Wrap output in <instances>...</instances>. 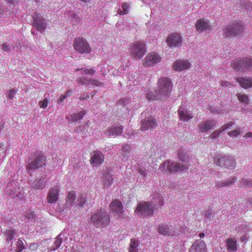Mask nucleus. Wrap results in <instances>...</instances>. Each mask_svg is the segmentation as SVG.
Wrapping results in <instances>:
<instances>
[{
    "label": "nucleus",
    "mask_w": 252,
    "mask_h": 252,
    "mask_svg": "<svg viewBox=\"0 0 252 252\" xmlns=\"http://www.w3.org/2000/svg\"><path fill=\"white\" fill-rule=\"evenodd\" d=\"M178 159L179 162L177 163H174L169 160L161 163L159 167V170L163 172L172 173L184 171L189 168V158L186 154L180 153L178 156Z\"/></svg>",
    "instance_id": "obj_1"
},
{
    "label": "nucleus",
    "mask_w": 252,
    "mask_h": 252,
    "mask_svg": "<svg viewBox=\"0 0 252 252\" xmlns=\"http://www.w3.org/2000/svg\"><path fill=\"white\" fill-rule=\"evenodd\" d=\"M128 50L131 59L140 60L146 53V45L143 40L136 41L130 45Z\"/></svg>",
    "instance_id": "obj_2"
},
{
    "label": "nucleus",
    "mask_w": 252,
    "mask_h": 252,
    "mask_svg": "<svg viewBox=\"0 0 252 252\" xmlns=\"http://www.w3.org/2000/svg\"><path fill=\"white\" fill-rule=\"evenodd\" d=\"M110 221L109 215L106 211L102 210L96 212L91 219V221L94 225L101 228L108 226Z\"/></svg>",
    "instance_id": "obj_3"
},
{
    "label": "nucleus",
    "mask_w": 252,
    "mask_h": 252,
    "mask_svg": "<svg viewBox=\"0 0 252 252\" xmlns=\"http://www.w3.org/2000/svg\"><path fill=\"white\" fill-rule=\"evenodd\" d=\"M214 162L217 165L222 168H234L236 165V162L233 158L220 154L215 156Z\"/></svg>",
    "instance_id": "obj_4"
},
{
    "label": "nucleus",
    "mask_w": 252,
    "mask_h": 252,
    "mask_svg": "<svg viewBox=\"0 0 252 252\" xmlns=\"http://www.w3.org/2000/svg\"><path fill=\"white\" fill-rule=\"evenodd\" d=\"M156 207L155 204L152 202H144L139 203L134 211V213L138 216H153Z\"/></svg>",
    "instance_id": "obj_5"
},
{
    "label": "nucleus",
    "mask_w": 252,
    "mask_h": 252,
    "mask_svg": "<svg viewBox=\"0 0 252 252\" xmlns=\"http://www.w3.org/2000/svg\"><path fill=\"white\" fill-rule=\"evenodd\" d=\"M172 89V83L167 77L160 78L158 82L157 93L160 95L168 96L170 94Z\"/></svg>",
    "instance_id": "obj_6"
},
{
    "label": "nucleus",
    "mask_w": 252,
    "mask_h": 252,
    "mask_svg": "<svg viewBox=\"0 0 252 252\" xmlns=\"http://www.w3.org/2000/svg\"><path fill=\"white\" fill-rule=\"evenodd\" d=\"M73 47L74 50L78 53L81 54L90 53L92 51V48L89 45L87 40L81 37H77L73 40Z\"/></svg>",
    "instance_id": "obj_7"
},
{
    "label": "nucleus",
    "mask_w": 252,
    "mask_h": 252,
    "mask_svg": "<svg viewBox=\"0 0 252 252\" xmlns=\"http://www.w3.org/2000/svg\"><path fill=\"white\" fill-rule=\"evenodd\" d=\"M244 30V25L241 23L235 22L225 29L223 35L225 37L238 36L243 34Z\"/></svg>",
    "instance_id": "obj_8"
},
{
    "label": "nucleus",
    "mask_w": 252,
    "mask_h": 252,
    "mask_svg": "<svg viewBox=\"0 0 252 252\" xmlns=\"http://www.w3.org/2000/svg\"><path fill=\"white\" fill-rule=\"evenodd\" d=\"M34 159L27 167L28 172L34 170L45 165V158L42 152H36L33 155Z\"/></svg>",
    "instance_id": "obj_9"
},
{
    "label": "nucleus",
    "mask_w": 252,
    "mask_h": 252,
    "mask_svg": "<svg viewBox=\"0 0 252 252\" xmlns=\"http://www.w3.org/2000/svg\"><path fill=\"white\" fill-rule=\"evenodd\" d=\"M232 67L237 71L244 70L252 68V59L245 58L242 59H237L232 63Z\"/></svg>",
    "instance_id": "obj_10"
},
{
    "label": "nucleus",
    "mask_w": 252,
    "mask_h": 252,
    "mask_svg": "<svg viewBox=\"0 0 252 252\" xmlns=\"http://www.w3.org/2000/svg\"><path fill=\"white\" fill-rule=\"evenodd\" d=\"M160 61L161 58L159 55L155 52H152L148 53L144 58L143 65L150 67L159 63Z\"/></svg>",
    "instance_id": "obj_11"
},
{
    "label": "nucleus",
    "mask_w": 252,
    "mask_h": 252,
    "mask_svg": "<svg viewBox=\"0 0 252 252\" xmlns=\"http://www.w3.org/2000/svg\"><path fill=\"white\" fill-rule=\"evenodd\" d=\"M166 42L171 48L180 47L182 43L181 36L178 33H172L166 38Z\"/></svg>",
    "instance_id": "obj_12"
},
{
    "label": "nucleus",
    "mask_w": 252,
    "mask_h": 252,
    "mask_svg": "<svg viewBox=\"0 0 252 252\" xmlns=\"http://www.w3.org/2000/svg\"><path fill=\"white\" fill-rule=\"evenodd\" d=\"M90 155V162L92 166H99L104 162V157L101 152L94 151L92 152Z\"/></svg>",
    "instance_id": "obj_13"
},
{
    "label": "nucleus",
    "mask_w": 252,
    "mask_h": 252,
    "mask_svg": "<svg viewBox=\"0 0 252 252\" xmlns=\"http://www.w3.org/2000/svg\"><path fill=\"white\" fill-rule=\"evenodd\" d=\"M110 210L117 219L124 216L122 203L117 200H113L110 205Z\"/></svg>",
    "instance_id": "obj_14"
},
{
    "label": "nucleus",
    "mask_w": 252,
    "mask_h": 252,
    "mask_svg": "<svg viewBox=\"0 0 252 252\" xmlns=\"http://www.w3.org/2000/svg\"><path fill=\"white\" fill-rule=\"evenodd\" d=\"M123 129L122 125L120 123H116L108 128L105 134L109 136L115 137L122 133Z\"/></svg>",
    "instance_id": "obj_15"
},
{
    "label": "nucleus",
    "mask_w": 252,
    "mask_h": 252,
    "mask_svg": "<svg viewBox=\"0 0 252 252\" xmlns=\"http://www.w3.org/2000/svg\"><path fill=\"white\" fill-rule=\"evenodd\" d=\"M60 186L56 185L51 188L47 195V201L50 204H53L57 201L59 199Z\"/></svg>",
    "instance_id": "obj_16"
},
{
    "label": "nucleus",
    "mask_w": 252,
    "mask_h": 252,
    "mask_svg": "<svg viewBox=\"0 0 252 252\" xmlns=\"http://www.w3.org/2000/svg\"><path fill=\"white\" fill-rule=\"evenodd\" d=\"M33 19V25L38 31L42 32L46 29L47 24L40 14H35Z\"/></svg>",
    "instance_id": "obj_17"
},
{
    "label": "nucleus",
    "mask_w": 252,
    "mask_h": 252,
    "mask_svg": "<svg viewBox=\"0 0 252 252\" xmlns=\"http://www.w3.org/2000/svg\"><path fill=\"white\" fill-rule=\"evenodd\" d=\"M158 232L163 236H171L175 235V228L172 225H159Z\"/></svg>",
    "instance_id": "obj_18"
},
{
    "label": "nucleus",
    "mask_w": 252,
    "mask_h": 252,
    "mask_svg": "<svg viewBox=\"0 0 252 252\" xmlns=\"http://www.w3.org/2000/svg\"><path fill=\"white\" fill-rule=\"evenodd\" d=\"M157 126L156 119L152 116L147 117L142 121V129L149 130L152 128H155Z\"/></svg>",
    "instance_id": "obj_19"
},
{
    "label": "nucleus",
    "mask_w": 252,
    "mask_h": 252,
    "mask_svg": "<svg viewBox=\"0 0 252 252\" xmlns=\"http://www.w3.org/2000/svg\"><path fill=\"white\" fill-rule=\"evenodd\" d=\"M216 125L214 120H205L200 122L197 126L198 130L201 132H205L211 130Z\"/></svg>",
    "instance_id": "obj_20"
},
{
    "label": "nucleus",
    "mask_w": 252,
    "mask_h": 252,
    "mask_svg": "<svg viewBox=\"0 0 252 252\" xmlns=\"http://www.w3.org/2000/svg\"><path fill=\"white\" fill-rule=\"evenodd\" d=\"M206 246L205 242L201 240H196L191 246L189 252H206Z\"/></svg>",
    "instance_id": "obj_21"
},
{
    "label": "nucleus",
    "mask_w": 252,
    "mask_h": 252,
    "mask_svg": "<svg viewBox=\"0 0 252 252\" xmlns=\"http://www.w3.org/2000/svg\"><path fill=\"white\" fill-rule=\"evenodd\" d=\"M195 28L198 32H201L205 30H210V25L208 21L204 19H201L197 20Z\"/></svg>",
    "instance_id": "obj_22"
},
{
    "label": "nucleus",
    "mask_w": 252,
    "mask_h": 252,
    "mask_svg": "<svg viewBox=\"0 0 252 252\" xmlns=\"http://www.w3.org/2000/svg\"><path fill=\"white\" fill-rule=\"evenodd\" d=\"M190 64L187 61L177 60L173 65V68L176 71H181L189 68Z\"/></svg>",
    "instance_id": "obj_23"
},
{
    "label": "nucleus",
    "mask_w": 252,
    "mask_h": 252,
    "mask_svg": "<svg viewBox=\"0 0 252 252\" xmlns=\"http://www.w3.org/2000/svg\"><path fill=\"white\" fill-rule=\"evenodd\" d=\"M236 81L239 83L241 87L248 89L252 87V77H241L236 78Z\"/></svg>",
    "instance_id": "obj_24"
},
{
    "label": "nucleus",
    "mask_w": 252,
    "mask_h": 252,
    "mask_svg": "<svg viewBox=\"0 0 252 252\" xmlns=\"http://www.w3.org/2000/svg\"><path fill=\"white\" fill-rule=\"evenodd\" d=\"M227 250L230 252H236L237 250V241L234 238H228L226 240Z\"/></svg>",
    "instance_id": "obj_25"
},
{
    "label": "nucleus",
    "mask_w": 252,
    "mask_h": 252,
    "mask_svg": "<svg viewBox=\"0 0 252 252\" xmlns=\"http://www.w3.org/2000/svg\"><path fill=\"white\" fill-rule=\"evenodd\" d=\"M178 111L181 120L188 121L191 118V116L189 114V112L185 110L182 106L180 107Z\"/></svg>",
    "instance_id": "obj_26"
},
{
    "label": "nucleus",
    "mask_w": 252,
    "mask_h": 252,
    "mask_svg": "<svg viewBox=\"0 0 252 252\" xmlns=\"http://www.w3.org/2000/svg\"><path fill=\"white\" fill-rule=\"evenodd\" d=\"M75 199L76 192L73 190L69 191L65 200L66 205L72 206L74 204Z\"/></svg>",
    "instance_id": "obj_27"
},
{
    "label": "nucleus",
    "mask_w": 252,
    "mask_h": 252,
    "mask_svg": "<svg viewBox=\"0 0 252 252\" xmlns=\"http://www.w3.org/2000/svg\"><path fill=\"white\" fill-rule=\"evenodd\" d=\"M112 175L110 173L105 174L103 176V185L104 188H108L110 187L113 182Z\"/></svg>",
    "instance_id": "obj_28"
},
{
    "label": "nucleus",
    "mask_w": 252,
    "mask_h": 252,
    "mask_svg": "<svg viewBox=\"0 0 252 252\" xmlns=\"http://www.w3.org/2000/svg\"><path fill=\"white\" fill-rule=\"evenodd\" d=\"M139 241L138 240L133 238L130 239L129 252H138V251Z\"/></svg>",
    "instance_id": "obj_29"
},
{
    "label": "nucleus",
    "mask_w": 252,
    "mask_h": 252,
    "mask_svg": "<svg viewBox=\"0 0 252 252\" xmlns=\"http://www.w3.org/2000/svg\"><path fill=\"white\" fill-rule=\"evenodd\" d=\"M85 113L84 111H80L78 113H73L71 115V120L72 122H76L81 120L83 118Z\"/></svg>",
    "instance_id": "obj_30"
},
{
    "label": "nucleus",
    "mask_w": 252,
    "mask_h": 252,
    "mask_svg": "<svg viewBox=\"0 0 252 252\" xmlns=\"http://www.w3.org/2000/svg\"><path fill=\"white\" fill-rule=\"evenodd\" d=\"M123 10H121L120 9H119L118 10V13L121 15H126L129 12V5L126 3L125 2L122 4V5Z\"/></svg>",
    "instance_id": "obj_31"
},
{
    "label": "nucleus",
    "mask_w": 252,
    "mask_h": 252,
    "mask_svg": "<svg viewBox=\"0 0 252 252\" xmlns=\"http://www.w3.org/2000/svg\"><path fill=\"white\" fill-rule=\"evenodd\" d=\"M238 100L244 104H248L249 99L248 96L245 94H239L237 95Z\"/></svg>",
    "instance_id": "obj_32"
},
{
    "label": "nucleus",
    "mask_w": 252,
    "mask_h": 252,
    "mask_svg": "<svg viewBox=\"0 0 252 252\" xmlns=\"http://www.w3.org/2000/svg\"><path fill=\"white\" fill-rule=\"evenodd\" d=\"M62 243V238L61 237V235H58L55 240L54 244L52 246V249L55 250L58 249Z\"/></svg>",
    "instance_id": "obj_33"
},
{
    "label": "nucleus",
    "mask_w": 252,
    "mask_h": 252,
    "mask_svg": "<svg viewBox=\"0 0 252 252\" xmlns=\"http://www.w3.org/2000/svg\"><path fill=\"white\" fill-rule=\"evenodd\" d=\"M5 236H6V241L7 242L11 241L14 238V230H6L4 232Z\"/></svg>",
    "instance_id": "obj_34"
},
{
    "label": "nucleus",
    "mask_w": 252,
    "mask_h": 252,
    "mask_svg": "<svg viewBox=\"0 0 252 252\" xmlns=\"http://www.w3.org/2000/svg\"><path fill=\"white\" fill-rule=\"evenodd\" d=\"M92 84L93 86H101L103 85L104 83L101 82L99 80L96 79H89V85Z\"/></svg>",
    "instance_id": "obj_35"
},
{
    "label": "nucleus",
    "mask_w": 252,
    "mask_h": 252,
    "mask_svg": "<svg viewBox=\"0 0 252 252\" xmlns=\"http://www.w3.org/2000/svg\"><path fill=\"white\" fill-rule=\"evenodd\" d=\"M82 71V73H84L85 74L93 75L95 73V71L94 68H84L77 69L76 71Z\"/></svg>",
    "instance_id": "obj_36"
},
{
    "label": "nucleus",
    "mask_w": 252,
    "mask_h": 252,
    "mask_svg": "<svg viewBox=\"0 0 252 252\" xmlns=\"http://www.w3.org/2000/svg\"><path fill=\"white\" fill-rule=\"evenodd\" d=\"M241 133L240 129H236L228 132V134L231 137H238Z\"/></svg>",
    "instance_id": "obj_37"
},
{
    "label": "nucleus",
    "mask_w": 252,
    "mask_h": 252,
    "mask_svg": "<svg viewBox=\"0 0 252 252\" xmlns=\"http://www.w3.org/2000/svg\"><path fill=\"white\" fill-rule=\"evenodd\" d=\"M15 94L16 91L14 89H12L10 90L7 93L6 97L10 101L12 102L13 101Z\"/></svg>",
    "instance_id": "obj_38"
},
{
    "label": "nucleus",
    "mask_w": 252,
    "mask_h": 252,
    "mask_svg": "<svg viewBox=\"0 0 252 252\" xmlns=\"http://www.w3.org/2000/svg\"><path fill=\"white\" fill-rule=\"evenodd\" d=\"M25 249V245L23 240L19 239L17 242V252H21Z\"/></svg>",
    "instance_id": "obj_39"
},
{
    "label": "nucleus",
    "mask_w": 252,
    "mask_h": 252,
    "mask_svg": "<svg viewBox=\"0 0 252 252\" xmlns=\"http://www.w3.org/2000/svg\"><path fill=\"white\" fill-rule=\"evenodd\" d=\"M76 82L81 85H89V79L79 77L76 79Z\"/></svg>",
    "instance_id": "obj_40"
},
{
    "label": "nucleus",
    "mask_w": 252,
    "mask_h": 252,
    "mask_svg": "<svg viewBox=\"0 0 252 252\" xmlns=\"http://www.w3.org/2000/svg\"><path fill=\"white\" fill-rule=\"evenodd\" d=\"M38 104L40 108L45 109L48 106V99L45 97L43 100L39 101Z\"/></svg>",
    "instance_id": "obj_41"
},
{
    "label": "nucleus",
    "mask_w": 252,
    "mask_h": 252,
    "mask_svg": "<svg viewBox=\"0 0 252 252\" xmlns=\"http://www.w3.org/2000/svg\"><path fill=\"white\" fill-rule=\"evenodd\" d=\"M222 132V131L220 130V128L219 129H217L215 131H214L210 135L209 138L210 139H215L216 138L218 137L219 135L220 134V133Z\"/></svg>",
    "instance_id": "obj_42"
},
{
    "label": "nucleus",
    "mask_w": 252,
    "mask_h": 252,
    "mask_svg": "<svg viewBox=\"0 0 252 252\" xmlns=\"http://www.w3.org/2000/svg\"><path fill=\"white\" fill-rule=\"evenodd\" d=\"M85 195L86 194H82L79 197V204H78V205L79 206H83L85 204L86 202L87 201V200L86 199Z\"/></svg>",
    "instance_id": "obj_43"
},
{
    "label": "nucleus",
    "mask_w": 252,
    "mask_h": 252,
    "mask_svg": "<svg viewBox=\"0 0 252 252\" xmlns=\"http://www.w3.org/2000/svg\"><path fill=\"white\" fill-rule=\"evenodd\" d=\"M45 186V183L43 180L40 179L38 182L35 185V188L37 189H42Z\"/></svg>",
    "instance_id": "obj_44"
},
{
    "label": "nucleus",
    "mask_w": 252,
    "mask_h": 252,
    "mask_svg": "<svg viewBox=\"0 0 252 252\" xmlns=\"http://www.w3.org/2000/svg\"><path fill=\"white\" fill-rule=\"evenodd\" d=\"M240 184H242L241 186H252V180L250 179H245L242 181V182L240 183Z\"/></svg>",
    "instance_id": "obj_45"
},
{
    "label": "nucleus",
    "mask_w": 252,
    "mask_h": 252,
    "mask_svg": "<svg viewBox=\"0 0 252 252\" xmlns=\"http://www.w3.org/2000/svg\"><path fill=\"white\" fill-rule=\"evenodd\" d=\"M233 124L231 122L230 123L226 124L224 125L223 126H222L221 127H220V129L222 131V132H223V131L228 129L231 126H232L233 125Z\"/></svg>",
    "instance_id": "obj_46"
},
{
    "label": "nucleus",
    "mask_w": 252,
    "mask_h": 252,
    "mask_svg": "<svg viewBox=\"0 0 252 252\" xmlns=\"http://www.w3.org/2000/svg\"><path fill=\"white\" fill-rule=\"evenodd\" d=\"M220 86L222 87H229L231 86V84L227 81H222L220 83Z\"/></svg>",
    "instance_id": "obj_47"
},
{
    "label": "nucleus",
    "mask_w": 252,
    "mask_h": 252,
    "mask_svg": "<svg viewBox=\"0 0 252 252\" xmlns=\"http://www.w3.org/2000/svg\"><path fill=\"white\" fill-rule=\"evenodd\" d=\"M234 178H233L231 181H229L228 182H223L221 183V186H222V187H224V186H226L227 185L231 184L234 182H235V181H234Z\"/></svg>",
    "instance_id": "obj_48"
},
{
    "label": "nucleus",
    "mask_w": 252,
    "mask_h": 252,
    "mask_svg": "<svg viewBox=\"0 0 252 252\" xmlns=\"http://www.w3.org/2000/svg\"><path fill=\"white\" fill-rule=\"evenodd\" d=\"M139 173L143 176H146V169L145 168L139 169Z\"/></svg>",
    "instance_id": "obj_49"
},
{
    "label": "nucleus",
    "mask_w": 252,
    "mask_h": 252,
    "mask_svg": "<svg viewBox=\"0 0 252 252\" xmlns=\"http://www.w3.org/2000/svg\"><path fill=\"white\" fill-rule=\"evenodd\" d=\"M66 98V96H65V95H61L60 96V99L58 100V102L61 103Z\"/></svg>",
    "instance_id": "obj_50"
},
{
    "label": "nucleus",
    "mask_w": 252,
    "mask_h": 252,
    "mask_svg": "<svg viewBox=\"0 0 252 252\" xmlns=\"http://www.w3.org/2000/svg\"><path fill=\"white\" fill-rule=\"evenodd\" d=\"M1 49L4 51H7L8 50L9 48H8V45H7L6 44H3L2 45V47H1Z\"/></svg>",
    "instance_id": "obj_51"
},
{
    "label": "nucleus",
    "mask_w": 252,
    "mask_h": 252,
    "mask_svg": "<svg viewBox=\"0 0 252 252\" xmlns=\"http://www.w3.org/2000/svg\"><path fill=\"white\" fill-rule=\"evenodd\" d=\"M244 137L245 138H250V137H252V132L249 131L247 133H246L244 135Z\"/></svg>",
    "instance_id": "obj_52"
},
{
    "label": "nucleus",
    "mask_w": 252,
    "mask_h": 252,
    "mask_svg": "<svg viewBox=\"0 0 252 252\" xmlns=\"http://www.w3.org/2000/svg\"><path fill=\"white\" fill-rule=\"evenodd\" d=\"M72 94V91L71 90H68L65 93V94H64L65 96H66V97L71 96Z\"/></svg>",
    "instance_id": "obj_53"
},
{
    "label": "nucleus",
    "mask_w": 252,
    "mask_h": 252,
    "mask_svg": "<svg viewBox=\"0 0 252 252\" xmlns=\"http://www.w3.org/2000/svg\"><path fill=\"white\" fill-rule=\"evenodd\" d=\"M89 97H90L89 96L87 95L86 96H81L80 97V99L81 100H84L85 99H89Z\"/></svg>",
    "instance_id": "obj_54"
},
{
    "label": "nucleus",
    "mask_w": 252,
    "mask_h": 252,
    "mask_svg": "<svg viewBox=\"0 0 252 252\" xmlns=\"http://www.w3.org/2000/svg\"><path fill=\"white\" fill-rule=\"evenodd\" d=\"M8 193L9 194V195H11L12 197H14L15 196V192L14 189H13L12 190L10 191V192H8Z\"/></svg>",
    "instance_id": "obj_55"
},
{
    "label": "nucleus",
    "mask_w": 252,
    "mask_h": 252,
    "mask_svg": "<svg viewBox=\"0 0 252 252\" xmlns=\"http://www.w3.org/2000/svg\"><path fill=\"white\" fill-rule=\"evenodd\" d=\"M212 216V214L210 213H208V214H206V217L208 218H210Z\"/></svg>",
    "instance_id": "obj_56"
},
{
    "label": "nucleus",
    "mask_w": 252,
    "mask_h": 252,
    "mask_svg": "<svg viewBox=\"0 0 252 252\" xmlns=\"http://www.w3.org/2000/svg\"><path fill=\"white\" fill-rule=\"evenodd\" d=\"M199 236L201 238H202L204 237L205 234L204 233H200Z\"/></svg>",
    "instance_id": "obj_57"
},
{
    "label": "nucleus",
    "mask_w": 252,
    "mask_h": 252,
    "mask_svg": "<svg viewBox=\"0 0 252 252\" xmlns=\"http://www.w3.org/2000/svg\"><path fill=\"white\" fill-rule=\"evenodd\" d=\"M126 147L129 148V147L128 146H127V145L126 146H124V147H123V151H125V149H126Z\"/></svg>",
    "instance_id": "obj_58"
},
{
    "label": "nucleus",
    "mask_w": 252,
    "mask_h": 252,
    "mask_svg": "<svg viewBox=\"0 0 252 252\" xmlns=\"http://www.w3.org/2000/svg\"><path fill=\"white\" fill-rule=\"evenodd\" d=\"M8 189H9V185H8L7 186V191L8 192ZM9 190H10V189H9Z\"/></svg>",
    "instance_id": "obj_59"
},
{
    "label": "nucleus",
    "mask_w": 252,
    "mask_h": 252,
    "mask_svg": "<svg viewBox=\"0 0 252 252\" xmlns=\"http://www.w3.org/2000/svg\"><path fill=\"white\" fill-rule=\"evenodd\" d=\"M0 147H1V143H0Z\"/></svg>",
    "instance_id": "obj_60"
}]
</instances>
